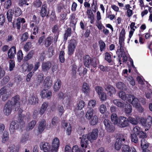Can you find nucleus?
I'll return each instance as SVG.
<instances>
[{
    "mask_svg": "<svg viewBox=\"0 0 152 152\" xmlns=\"http://www.w3.org/2000/svg\"><path fill=\"white\" fill-rule=\"evenodd\" d=\"M22 12L21 9L18 7H15L13 10L11 9L9 10L7 13V17L9 22H11L13 14L15 16L18 17L20 15Z\"/></svg>",
    "mask_w": 152,
    "mask_h": 152,
    "instance_id": "1",
    "label": "nucleus"
},
{
    "mask_svg": "<svg viewBox=\"0 0 152 152\" xmlns=\"http://www.w3.org/2000/svg\"><path fill=\"white\" fill-rule=\"evenodd\" d=\"M129 122L133 124V119L132 117H129L128 119L124 117L120 116L117 126L121 128L125 127L129 125Z\"/></svg>",
    "mask_w": 152,
    "mask_h": 152,
    "instance_id": "2",
    "label": "nucleus"
},
{
    "mask_svg": "<svg viewBox=\"0 0 152 152\" xmlns=\"http://www.w3.org/2000/svg\"><path fill=\"white\" fill-rule=\"evenodd\" d=\"M116 53L118 55V61L120 65H121L122 64V61L123 62L126 61L127 60V57L125 53L123 47H120V49L117 50Z\"/></svg>",
    "mask_w": 152,
    "mask_h": 152,
    "instance_id": "3",
    "label": "nucleus"
},
{
    "mask_svg": "<svg viewBox=\"0 0 152 152\" xmlns=\"http://www.w3.org/2000/svg\"><path fill=\"white\" fill-rule=\"evenodd\" d=\"M9 90L5 87H3L0 90V98L3 101H6L10 95Z\"/></svg>",
    "mask_w": 152,
    "mask_h": 152,
    "instance_id": "4",
    "label": "nucleus"
},
{
    "mask_svg": "<svg viewBox=\"0 0 152 152\" xmlns=\"http://www.w3.org/2000/svg\"><path fill=\"white\" fill-rule=\"evenodd\" d=\"M77 46V42L74 39H71L69 42L68 46V54L71 55L73 54Z\"/></svg>",
    "mask_w": 152,
    "mask_h": 152,
    "instance_id": "5",
    "label": "nucleus"
},
{
    "mask_svg": "<svg viewBox=\"0 0 152 152\" xmlns=\"http://www.w3.org/2000/svg\"><path fill=\"white\" fill-rule=\"evenodd\" d=\"M12 107L13 106L12 102L10 101H8L4 108L3 112L4 115L8 116L10 114Z\"/></svg>",
    "mask_w": 152,
    "mask_h": 152,
    "instance_id": "6",
    "label": "nucleus"
},
{
    "mask_svg": "<svg viewBox=\"0 0 152 152\" xmlns=\"http://www.w3.org/2000/svg\"><path fill=\"white\" fill-rule=\"evenodd\" d=\"M104 124L105 127V129L109 132H113L115 129V127L110 123V121L107 119H105Z\"/></svg>",
    "mask_w": 152,
    "mask_h": 152,
    "instance_id": "7",
    "label": "nucleus"
},
{
    "mask_svg": "<svg viewBox=\"0 0 152 152\" xmlns=\"http://www.w3.org/2000/svg\"><path fill=\"white\" fill-rule=\"evenodd\" d=\"M98 130L97 129H95L92 131V132L87 135V138L91 142L96 139L98 136Z\"/></svg>",
    "mask_w": 152,
    "mask_h": 152,
    "instance_id": "8",
    "label": "nucleus"
},
{
    "mask_svg": "<svg viewBox=\"0 0 152 152\" xmlns=\"http://www.w3.org/2000/svg\"><path fill=\"white\" fill-rule=\"evenodd\" d=\"M128 97H127V95H126L125 92L123 91H120L119 93V96L120 98L124 100L126 99L128 102H131L132 104V102L133 101V96L130 95H128Z\"/></svg>",
    "mask_w": 152,
    "mask_h": 152,
    "instance_id": "9",
    "label": "nucleus"
},
{
    "mask_svg": "<svg viewBox=\"0 0 152 152\" xmlns=\"http://www.w3.org/2000/svg\"><path fill=\"white\" fill-rule=\"evenodd\" d=\"M60 144V141L58 138L55 137L52 140L51 148L53 151L57 152L59 149Z\"/></svg>",
    "mask_w": 152,
    "mask_h": 152,
    "instance_id": "10",
    "label": "nucleus"
},
{
    "mask_svg": "<svg viewBox=\"0 0 152 152\" xmlns=\"http://www.w3.org/2000/svg\"><path fill=\"white\" fill-rule=\"evenodd\" d=\"M105 90L107 92V94L111 96L113 94L116 93L115 89L111 85H107L105 87Z\"/></svg>",
    "mask_w": 152,
    "mask_h": 152,
    "instance_id": "11",
    "label": "nucleus"
},
{
    "mask_svg": "<svg viewBox=\"0 0 152 152\" xmlns=\"http://www.w3.org/2000/svg\"><path fill=\"white\" fill-rule=\"evenodd\" d=\"M26 22L25 19L23 18H18L16 22H14L13 23V26L16 27L18 30L20 28V25L23 24Z\"/></svg>",
    "mask_w": 152,
    "mask_h": 152,
    "instance_id": "12",
    "label": "nucleus"
},
{
    "mask_svg": "<svg viewBox=\"0 0 152 152\" xmlns=\"http://www.w3.org/2000/svg\"><path fill=\"white\" fill-rule=\"evenodd\" d=\"M125 37V31L124 28L122 29L119 37V44L120 47H123L124 45V41Z\"/></svg>",
    "mask_w": 152,
    "mask_h": 152,
    "instance_id": "13",
    "label": "nucleus"
},
{
    "mask_svg": "<svg viewBox=\"0 0 152 152\" xmlns=\"http://www.w3.org/2000/svg\"><path fill=\"white\" fill-rule=\"evenodd\" d=\"M19 97L18 96H16L13 98L14 104L13 105V109H15V110H18L20 107V104L19 102Z\"/></svg>",
    "mask_w": 152,
    "mask_h": 152,
    "instance_id": "14",
    "label": "nucleus"
},
{
    "mask_svg": "<svg viewBox=\"0 0 152 152\" xmlns=\"http://www.w3.org/2000/svg\"><path fill=\"white\" fill-rule=\"evenodd\" d=\"M40 147L42 148L44 152H53V151L51 149L50 150V147L49 144L47 142H42L40 145Z\"/></svg>",
    "mask_w": 152,
    "mask_h": 152,
    "instance_id": "15",
    "label": "nucleus"
},
{
    "mask_svg": "<svg viewBox=\"0 0 152 152\" xmlns=\"http://www.w3.org/2000/svg\"><path fill=\"white\" fill-rule=\"evenodd\" d=\"M28 101L31 104L34 105L38 102V99L37 95H30L29 97Z\"/></svg>",
    "mask_w": 152,
    "mask_h": 152,
    "instance_id": "16",
    "label": "nucleus"
},
{
    "mask_svg": "<svg viewBox=\"0 0 152 152\" xmlns=\"http://www.w3.org/2000/svg\"><path fill=\"white\" fill-rule=\"evenodd\" d=\"M52 93L47 89H44L40 92V95L42 98H50L51 96Z\"/></svg>",
    "mask_w": 152,
    "mask_h": 152,
    "instance_id": "17",
    "label": "nucleus"
},
{
    "mask_svg": "<svg viewBox=\"0 0 152 152\" xmlns=\"http://www.w3.org/2000/svg\"><path fill=\"white\" fill-rule=\"evenodd\" d=\"M88 140L87 135H83L81 139L80 143L81 146L83 148H87L88 145Z\"/></svg>",
    "mask_w": 152,
    "mask_h": 152,
    "instance_id": "18",
    "label": "nucleus"
},
{
    "mask_svg": "<svg viewBox=\"0 0 152 152\" xmlns=\"http://www.w3.org/2000/svg\"><path fill=\"white\" fill-rule=\"evenodd\" d=\"M59 98L60 99H63L64 100V104H69L70 100V96H65L63 94L62 92H60L58 94Z\"/></svg>",
    "mask_w": 152,
    "mask_h": 152,
    "instance_id": "19",
    "label": "nucleus"
},
{
    "mask_svg": "<svg viewBox=\"0 0 152 152\" xmlns=\"http://www.w3.org/2000/svg\"><path fill=\"white\" fill-rule=\"evenodd\" d=\"M46 125V121L44 120H42L39 122L38 127V132L40 133L43 132L45 129Z\"/></svg>",
    "mask_w": 152,
    "mask_h": 152,
    "instance_id": "20",
    "label": "nucleus"
},
{
    "mask_svg": "<svg viewBox=\"0 0 152 152\" xmlns=\"http://www.w3.org/2000/svg\"><path fill=\"white\" fill-rule=\"evenodd\" d=\"M16 53V49L15 46L11 48L8 52V56L10 59L14 58Z\"/></svg>",
    "mask_w": 152,
    "mask_h": 152,
    "instance_id": "21",
    "label": "nucleus"
},
{
    "mask_svg": "<svg viewBox=\"0 0 152 152\" xmlns=\"http://www.w3.org/2000/svg\"><path fill=\"white\" fill-rule=\"evenodd\" d=\"M62 126L65 129V132L68 135H69L72 132V127L70 124L64 122L62 124Z\"/></svg>",
    "mask_w": 152,
    "mask_h": 152,
    "instance_id": "22",
    "label": "nucleus"
},
{
    "mask_svg": "<svg viewBox=\"0 0 152 152\" xmlns=\"http://www.w3.org/2000/svg\"><path fill=\"white\" fill-rule=\"evenodd\" d=\"M52 78L50 77H47L44 80V85L47 87H50L52 83Z\"/></svg>",
    "mask_w": 152,
    "mask_h": 152,
    "instance_id": "23",
    "label": "nucleus"
},
{
    "mask_svg": "<svg viewBox=\"0 0 152 152\" xmlns=\"http://www.w3.org/2000/svg\"><path fill=\"white\" fill-rule=\"evenodd\" d=\"M83 61L84 65L87 67H89L91 63V58L88 55L84 57Z\"/></svg>",
    "mask_w": 152,
    "mask_h": 152,
    "instance_id": "24",
    "label": "nucleus"
},
{
    "mask_svg": "<svg viewBox=\"0 0 152 152\" xmlns=\"http://www.w3.org/2000/svg\"><path fill=\"white\" fill-rule=\"evenodd\" d=\"M51 64L49 62H43L42 64V70L44 72L47 71L50 69Z\"/></svg>",
    "mask_w": 152,
    "mask_h": 152,
    "instance_id": "25",
    "label": "nucleus"
},
{
    "mask_svg": "<svg viewBox=\"0 0 152 152\" xmlns=\"http://www.w3.org/2000/svg\"><path fill=\"white\" fill-rule=\"evenodd\" d=\"M94 110L92 108L89 109L87 111L85 117L87 120H90L92 118L94 115Z\"/></svg>",
    "mask_w": 152,
    "mask_h": 152,
    "instance_id": "26",
    "label": "nucleus"
},
{
    "mask_svg": "<svg viewBox=\"0 0 152 152\" xmlns=\"http://www.w3.org/2000/svg\"><path fill=\"white\" fill-rule=\"evenodd\" d=\"M111 119L112 122L115 125H117L119 121V118L115 113H113L111 115Z\"/></svg>",
    "mask_w": 152,
    "mask_h": 152,
    "instance_id": "27",
    "label": "nucleus"
},
{
    "mask_svg": "<svg viewBox=\"0 0 152 152\" xmlns=\"http://www.w3.org/2000/svg\"><path fill=\"white\" fill-rule=\"evenodd\" d=\"M33 68V66L32 64H28L26 63L23 64L22 65V69L25 71L27 70L28 72L30 71Z\"/></svg>",
    "mask_w": 152,
    "mask_h": 152,
    "instance_id": "28",
    "label": "nucleus"
},
{
    "mask_svg": "<svg viewBox=\"0 0 152 152\" xmlns=\"http://www.w3.org/2000/svg\"><path fill=\"white\" fill-rule=\"evenodd\" d=\"M82 91L85 94H87L90 92V86L86 83H84L82 88Z\"/></svg>",
    "mask_w": 152,
    "mask_h": 152,
    "instance_id": "29",
    "label": "nucleus"
},
{
    "mask_svg": "<svg viewBox=\"0 0 152 152\" xmlns=\"http://www.w3.org/2000/svg\"><path fill=\"white\" fill-rule=\"evenodd\" d=\"M141 146L143 150H145L149 146V143L145 139H142L141 140Z\"/></svg>",
    "mask_w": 152,
    "mask_h": 152,
    "instance_id": "30",
    "label": "nucleus"
},
{
    "mask_svg": "<svg viewBox=\"0 0 152 152\" xmlns=\"http://www.w3.org/2000/svg\"><path fill=\"white\" fill-rule=\"evenodd\" d=\"M61 81L59 79H57L54 85V90L55 91H58L61 86Z\"/></svg>",
    "mask_w": 152,
    "mask_h": 152,
    "instance_id": "31",
    "label": "nucleus"
},
{
    "mask_svg": "<svg viewBox=\"0 0 152 152\" xmlns=\"http://www.w3.org/2000/svg\"><path fill=\"white\" fill-rule=\"evenodd\" d=\"M122 143L121 139H117L115 144V149L117 150H119L121 148Z\"/></svg>",
    "mask_w": 152,
    "mask_h": 152,
    "instance_id": "32",
    "label": "nucleus"
},
{
    "mask_svg": "<svg viewBox=\"0 0 152 152\" xmlns=\"http://www.w3.org/2000/svg\"><path fill=\"white\" fill-rule=\"evenodd\" d=\"M89 123L91 125H94L96 124L98 121V118L97 115H94L90 119Z\"/></svg>",
    "mask_w": 152,
    "mask_h": 152,
    "instance_id": "33",
    "label": "nucleus"
},
{
    "mask_svg": "<svg viewBox=\"0 0 152 152\" xmlns=\"http://www.w3.org/2000/svg\"><path fill=\"white\" fill-rule=\"evenodd\" d=\"M125 112L127 114H130L132 111V108L131 105L129 104H126L125 105Z\"/></svg>",
    "mask_w": 152,
    "mask_h": 152,
    "instance_id": "34",
    "label": "nucleus"
},
{
    "mask_svg": "<svg viewBox=\"0 0 152 152\" xmlns=\"http://www.w3.org/2000/svg\"><path fill=\"white\" fill-rule=\"evenodd\" d=\"M15 124L16 122L14 121H12L11 123L10 128V133L11 134H13L15 132Z\"/></svg>",
    "mask_w": 152,
    "mask_h": 152,
    "instance_id": "35",
    "label": "nucleus"
},
{
    "mask_svg": "<svg viewBox=\"0 0 152 152\" xmlns=\"http://www.w3.org/2000/svg\"><path fill=\"white\" fill-rule=\"evenodd\" d=\"M113 104L118 107L123 108L124 107V104L121 102L119 99H115L113 101Z\"/></svg>",
    "mask_w": 152,
    "mask_h": 152,
    "instance_id": "36",
    "label": "nucleus"
},
{
    "mask_svg": "<svg viewBox=\"0 0 152 152\" xmlns=\"http://www.w3.org/2000/svg\"><path fill=\"white\" fill-rule=\"evenodd\" d=\"M47 5L44 4L42 5V8L41 10L40 14L42 17H45L47 14Z\"/></svg>",
    "mask_w": 152,
    "mask_h": 152,
    "instance_id": "37",
    "label": "nucleus"
},
{
    "mask_svg": "<svg viewBox=\"0 0 152 152\" xmlns=\"http://www.w3.org/2000/svg\"><path fill=\"white\" fill-rule=\"evenodd\" d=\"M152 124V118L150 116L148 117L146 121V124L145 126L147 128H149Z\"/></svg>",
    "mask_w": 152,
    "mask_h": 152,
    "instance_id": "38",
    "label": "nucleus"
},
{
    "mask_svg": "<svg viewBox=\"0 0 152 152\" xmlns=\"http://www.w3.org/2000/svg\"><path fill=\"white\" fill-rule=\"evenodd\" d=\"M96 105V101L94 99L90 100L88 104V107L89 108H92L94 107Z\"/></svg>",
    "mask_w": 152,
    "mask_h": 152,
    "instance_id": "39",
    "label": "nucleus"
},
{
    "mask_svg": "<svg viewBox=\"0 0 152 152\" xmlns=\"http://www.w3.org/2000/svg\"><path fill=\"white\" fill-rule=\"evenodd\" d=\"M29 140V137L28 134H25L23 136L20 142L24 144L26 143Z\"/></svg>",
    "mask_w": 152,
    "mask_h": 152,
    "instance_id": "40",
    "label": "nucleus"
},
{
    "mask_svg": "<svg viewBox=\"0 0 152 152\" xmlns=\"http://www.w3.org/2000/svg\"><path fill=\"white\" fill-rule=\"evenodd\" d=\"M53 38L51 37H48L45 39V45L46 47L49 46L52 43Z\"/></svg>",
    "mask_w": 152,
    "mask_h": 152,
    "instance_id": "41",
    "label": "nucleus"
},
{
    "mask_svg": "<svg viewBox=\"0 0 152 152\" xmlns=\"http://www.w3.org/2000/svg\"><path fill=\"white\" fill-rule=\"evenodd\" d=\"M99 109L101 113L104 114L107 110L106 106L104 104H102L99 106Z\"/></svg>",
    "mask_w": 152,
    "mask_h": 152,
    "instance_id": "42",
    "label": "nucleus"
},
{
    "mask_svg": "<svg viewBox=\"0 0 152 152\" xmlns=\"http://www.w3.org/2000/svg\"><path fill=\"white\" fill-rule=\"evenodd\" d=\"M23 112V110L21 109H20L19 110V122L20 124L22 123V124H23V122H22V121L24 120H25L26 119V117H24V115H23L21 114V113Z\"/></svg>",
    "mask_w": 152,
    "mask_h": 152,
    "instance_id": "43",
    "label": "nucleus"
},
{
    "mask_svg": "<svg viewBox=\"0 0 152 152\" xmlns=\"http://www.w3.org/2000/svg\"><path fill=\"white\" fill-rule=\"evenodd\" d=\"M86 13L88 15V18L91 20L93 19L94 18V15L91 10L88 9L87 10Z\"/></svg>",
    "mask_w": 152,
    "mask_h": 152,
    "instance_id": "44",
    "label": "nucleus"
},
{
    "mask_svg": "<svg viewBox=\"0 0 152 152\" xmlns=\"http://www.w3.org/2000/svg\"><path fill=\"white\" fill-rule=\"evenodd\" d=\"M77 108L78 110H81L82 109L85 105V102L83 101H80L77 103Z\"/></svg>",
    "mask_w": 152,
    "mask_h": 152,
    "instance_id": "45",
    "label": "nucleus"
},
{
    "mask_svg": "<svg viewBox=\"0 0 152 152\" xmlns=\"http://www.w3.org/2000/svg\"><path fill=\"white\" fill-rule=\"evenodd\" d=\"M132 148L129 147V146L127 145H123L122 148V152H131Z\"/></svg>",
    "mask_w": 152,
    "mask_h": 152,
    "instance_id": "46",
    "label": "nucleus"
},
{
    "mask_svg": "<svg viewBox=\"0 0 152 152\" xmlns=\"http://www.w3.org/2000/svg\"><path fill=\"white\" fill-rule=\"evenodd\" d=\"M99 64V61L98 58H94L91 61V65L94 67H96L97 65Z\"/></svg>",
    "mask_w": 152,
    "mask_h": 152,
    "instance_id": "47",
    "label": "nucleus"
},
{
    "mask_svg": "<svg viewBox=\"0 0 152 152\" xmlns=\"http://www.w3.org/2000/svg\"><path fill=\"white\" fill-rule=\"evenodd\" d=\"M105 59L109 63H111L112 62L111 56L110 53L108 52H106L105 54Z\"/></svg>",
    "mask_w": 152,
    "mask_h": 152,
    "instance_id": "48",
    "label": "nucleus"
},
{
    "mask_svg": "<svg viewBox=\"0 0 152 152\" xmlns=\"http://www.w3.org/2000/svg\"><path fill=\"white\" fill-rule=\"evenodd\" d=\"M131 72V69H129L128 72L127 69H125L123 70L122 74L124 76L126 77L128 75H129L132 74Z\"/></svg>",
    "mask_w": 152,
    "mask_h": 152,
    "instance_id": "49",
    "label": "nucleus"
},
{
    "mask_svg": "<svg viewBox=\"0 0 152 152\" xmlns=\"http://www.w3.org/2000/svg\"><path fill=\"white\" fill-rule=\"evenodd\" d=\"M64 54V51H61L59 54V58L60 61L62 63H64L65 60Z\"/></svg>",
    "mask_w": 152,
    "mask_h": 152,
    "instance_id": "50",
    "label": "nucleus"
},
{
    "mask_svg": "<svg viewBox=\"0 0 152 152\" xmlns=\"http://www.w3.org/2000/svg\"><path fill=\"white\" fill-rule=\"evenodd\" d=\"M17 60L19 62H20L23 58V54L21 50L18 51L17 54Z\"/></svg>",
    "mask_w": 152,
    "mask_h": 152,
    "instance_id": "51",
    "label": "nucleus"
},
{
    "mask_svg": "<svg viewBox=\"0 0 152 152\" xmlns=\"http://www.w3.org/2000/svg\"><path fill=\"white\" fill-rule=\"evenodd\" d=\"M99 99L101 101H104L107 99V96L106 94L103 92L99 95Z\"/></svg>",
    "mask_w": 152,
    "mask_h": 152,
    "instance_id": "52",
    "label": "nucleus"
},
{
    "mask_svg": "<svg viewBox=\"0 0 152 152\" xmlns=\"http://www.w3.org/2000/svg\"><path fill=\"white\" fill-rule=\"evenodd\" d=\"M8 133L6 132H4L2 137V142L3 143L5 142L8 140Z\"/></svg>",
    "mask_w": 152,
    "mask_h": 152,
    "instance_id": "53",
    "label": "nucleus"
},
{
    "mask_svg": "<svg viewBox=\"0 0 152 152\" xmlns=\"http://www.w3.org/2000/svg\"><path fill=\"white\" fill-rule=\"evenodd\" d=\"M100 50L101 51H102L104 49L106 45L104 42L102 40H100L99 42Z\"/></svg>",
    "mask_w": 152,
    "mask_h": 152,
    "instance_id": "54",
    "label": "nucleus"
},
{
    "mask_svg": "<svg viewBox=\"0 0 152 152\" xmlns=\"http://www.w3.org/2000/svg\"><path fill=\"white\" fill-rule=\"evenodd\" d=\"M9 70L11 71L13 70V68L15 66V62L14 61L10 60L9 61Z\"/></svg>",
    "mask_w": 152,
    "mask_h": 152,
    "instance_id": "55",
    "label": "nucleus"
},
{
    "mask_svg": "<svg viewBox=\"0 0 152 152\" xmlns=\"http://www.w3.org/2000/svg\"><path fill=\"white\" fill-rule=\"evenodd\" d=\"M57 110L58 114L61 115L64 113V110L63 107L62 106H59L58 107Z\"/></svg>",
    "mask_w": 152,
    "mask_h": 152,
    "instance_id": "56",
    "label": "nucleus"
},
{
    "mask_svg": "<svg viewBox=\"0 0 152 152\" xmlns=\"http://www.w3.org/2000/svg\"><path fill=\"white\" fill-rule=\"evenodd\" d=\"M9 150L10 152H18V149L15 147L14 145H11L9 147Z\"/></svg>",
    "mask_w": 152,
    "mask_h": 152,
    "instance_id": "57",
    "label": "nucleus"
},
{
    "mask_svg": "<svg viewBox=\"0 0 152 152\" xmlns=\"http://www.w3.org/2000/svg\"><path fill=\"white\" fill-rule=\"evenodd\" d=\"M50 20L52 21H55L56 20V18L54 11L53 10L52 11L51 14L50 16Z\"/></svg>",
    "mask_w": 152,
    "mask_h": 152,
    "instance_id": "58",
    "label": "nucleus"
},
{
    "mask_svg": "<svg viewBox=\"0 0 152 152\" xmlns=\"http://www.w3.org/2000/svg\"><path fill=\"white\" fill-rule=\"evenodd\" d=\"M36 123V122L35 121H32L28 124V129H32Z\"/></svg>",
    "mask_w": 152,
    "mask_h": 152,
    "instance_id": "59",
    "label": "nucleus"
},
{
    "mask_svg": "<svg viewBox=\"0 0 152 152\" xmlns=\"http://www.w3.org/2000/svg\"><path fill=\"white\" fill-rule=\"evenodd\" d=\"M34 53V51H30L27 56H26L25 58V60L27 61L30 59L32 57Z\"/></svg>",
    "mask_w": 152,
    "mask_h": 152,
    "instance_id": "60",
    "label": "nucleus"
},
{
    "mask_svg": "<svg viewBox=\"0 0 152 152\" xmlns=\"http://www.w3.org/2000/svg\"><path fill=\"white\" fill-rule=\"evenodd\" d=\"M29 0H19L18 4L20 6H23L26 4L27 5H28V3H27L28 1Z\"/></svg>",
    "mask_w": 152,
    "mask_h": 152,
    "instance_id": "61",
    "label": "nucleus"
},
{
    "mask_svg": "<svg viewBox=\"0 0 152 152\" xmlns=\"http://www.w3.org/2000/svg\"><path fill=\"white\" fill-rule=\"evenodd\" d=\"M31 47V43L30 42H28L24 46V48L25 51H28Z\"/></svg>",
    "mask_w": 152,
    "mask_h": 152,
    "instance_id": "62",
    "label": "nucleus"
},
{
    "mask_svg": "<svg viewBox=\"0 0 152 152\" xmlns=\"http://www.w3.org/2000/svg\"><path fill=\"white\" fill-rule=\"evenodd\" d=\"M140 132V129L138 126H136L134 128V134H135V136L138 135Z\"/></svg>",
    "mask_w": 152,
    "mask_h": 152,
    "instance_id": "63",
    "label": "nucleus"
},
{
    "mask_svg": "<svg viewBox=\"0 0 152 152\" xmlns=\"http://www.w3.org/2000/svg\"><path fill=\"white\" fill-rule=\"evenodd\" d=\"M72 152H81L79 146L76 145L73 146L72 148Z\"/></svg>",
    "mask_w": 152,
    "mask_h": 152,
    "instance_id": "64",
    "label": "nucleus"
}]
</instances>
